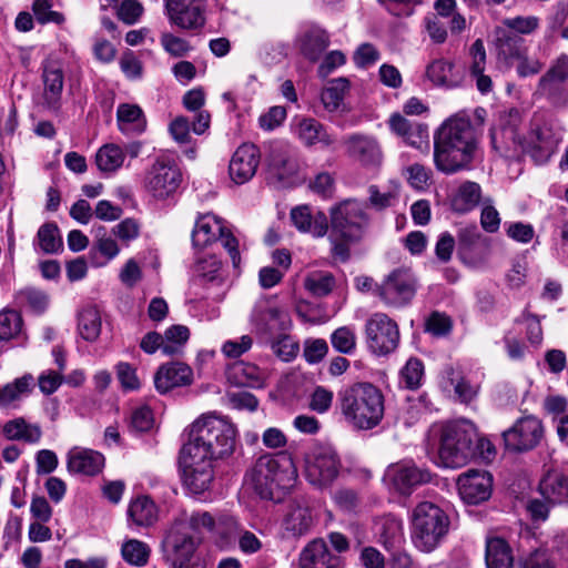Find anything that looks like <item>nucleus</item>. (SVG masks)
I'll use <instances>...</instances> for the list:
<instances>
[{"instance_id": "31", "label": "nucleus", "mask_w": 568, "mask_h": 568, "mask_svg": "<svg viewBox=\"0 0 568 568\" xmlns=\"http://www.w3.org/2000/svg\"><path fill=\"white\" fill-rule=\"evenodd\" d=\"M539 493L549 504H568V477L558 470L548 471L539 483Z\"/></svg>"}, {"instance_id": "35", "label": "nucleus", "mask_w": 568, "mask_h": 568, "mask_svg": "<svg viewBox=\"0 0 568 568\" xmlns=\"http://www.w3.org/2000/svg\"><path fill=\"white\" fill-rule=\"evenodd\" d=\"M33 383V376L26 374L11 383L0 386V407H16L18 402L32 392Z\"/></svg>"}, {"instance_id": "47", "label": "nucleus", "mask_w": 568, "mask_h": 568, "mask_svg": "<svg viewBox=\"0 0 568 568\" xmlns=\"http://www.w3.org/2000/svg\"><path fill=\"white\" fill-rule=\"evenodd\" d=\"M237 519L230 515H221L215 519L213 537L221 546L230 545L241 532Z\"/></svg>"}, {"instance_id": "8", "label": "nucleus", "mask_w": 568, "mask_h": 568, "mask_svg": "<svg viewBox=\"0 0 568 568\" xmlns=\"http://www.w3.org/2000/svg\"><path fill=\"white\" fill-rule=\"evenodd\" d=\"M183 181L182 171L175 159L161 154L145 172L143 186L155 201L173 199Z\"/></svg>"}, {"instance_id": "57", "label": "nucleus", "mask_w": 568, "mask_h": 568, "mask_svg": "<svg viewBox=\"0 0 568 568\" xmlns=\"http://www.w3.org/2000/svg\"><path fill=\"white\" fill-rule=\"evenodd\" d=\"M253 318L254 321H258L265 324L277 321L282 328H284L288 322V315L285 310L268 305L267 303H260L255 307Z\"/></svg>"}, {"instance_id": "20", "label": "nucleus", "mask_w": 568, "mask_h": 568, "mask_svg": "<svg viewBox=\"0 0 568 568\" xmlns=\"http://www.w3.org/2000/svg\"><path fill=\"white\" fill-rule=\"evenodd\" d=\"M170 20L182 29L197 30L205 23L204 0H165Z\"/></svg>"}, {"instance_id": "26", "label": "nucleus", "mask_w": 568, "mask_h": 568, "mask_svg": "<svg viewBox=\"0 0 568 568\" xmlns=\"http://www.w3.org/2000/svg\"><path fill=\"white\" fill-rule=\"evenodd\" d=\"M104 467V456L92 449L73 447L67 454V469L70 474L95 476Z\"/></svg>"}, {"instance_id": "45", "label": "nucleus", "mask_w": 568, "mask_h": 568, "mask_svg": "<svg viewBox=\"0 0 568 568\" xmlns=\"http://www.w3.org/2000/svg\"><path fill=\"white\" fill-rule=\"evenodd\" d=\"M427 78L438 87L456 88L460 83V79L454 74L453 64L444 60L432 62L426 70Z\"/></svg>"}, {"instance_id": "54", "label": "nucleus", "mask_w": 568, "mask_h": 568, "mask_svg": "<svg viewBox=\"0 0 568 568\" xmlns=\"http://www.w3.org/2000/svg\"><path fill=\"white\" fill-rule=\"evenodd\" d=\"M496 49L499 59L506 62H516L527 50L523 38H497Z\"/></svg>"}, {"instance_id": "1", "label": "nucleus", "mask_w": 568, "mask_h": 568, "mask_svg": "<svg viewBox=\"0 0 568 568\" xmlns=\"http://www.w3.org/2000/svg\"><path fill=\"white\" fill-rule=\"evenodd\" d=\"M478 134L465 111L446 119L434 133V163L453 174L469 169L478 151Z\"/></svg>"}, {"instance_id": "51", "label": "nucleus", "mask_w": 568, "mask_h": 568, "mask_svg": "<svg viewBox=\"0 0 568 568\" xmlns=\"http://www.w3.org/2000/svg\"><path fill=\"white\" fill-rule=\"evenodd\" d=\"M37 242L42 252L57 253L62 247V239L55 223H45L38 230Z\"/></svg>"}, {"instance_id": "39", "label": "nucleus", "mask_w": 568, "mask_h": 568, "mask_svg": "<svg viewBox=\"0 0 568 568\" xmlns=\"http://www.w3.org/2000/svg\"><path fill=\"white\" fill-rule=\"evenodd\" d=\"M481 199V187L473 181L463 182L452 197L454 211L466 213L474 210Z\"/></svg>"}, {"instance_id": "41", "label": "nucleus", "mask_w": 568, "mask_h": 568, "mask_svg": "<svg viewBox=\"0 0 568 568\" xmlns=\"http://www.w3.org/2000/svg\"><path fill=\"white\" fill-rule=\"evenodd\" d=\"M536 93L546 97L556 105H565L568 103V88L566 87V82L556 79L547 72L539 79Z\"/></svg>"}, {"instance_id": "6", "label": "nucleus", "mask_w": 568, "mask_h": 568, "mask_svg": "<svg viewBox=\"0 0 568 568\" xmlns=\"http://www.w3.org/2000/svg\"><path fill=\"white\" fill-rule=\"evenodd\" d=\"M476 427L466 419L440 426L438 459L443 467L459 468L475 457Z\"/></svg>"}, {"instance_id": "7", "label": "nucleus", "mask_w": 568, "mask_h": 568, "mask_svg": "<svg viewBox=\"0 0 568 568\" xmlns=\"http://www.w3.org/2000/svg\"><path fill=\"white\" fill-rule=\"evenodd\" d=\"M523 114L516 108L496 113L490 128L491 146L499 155L516 158L526 151V135L521 133Z\"/></svg>"}, {"instance_id": "25", "label": "nucleus", "mask_w": 568, "mask_h": 568, "mask_svg": "<svg viewBox=\"0 0 568 568\" xmlns=\"http://www.w3.org/2000/svg\"><path fill=\"white\" fill-rule=\"evenodd\" d=\"M164 544L172 557V561H185L194 560V552L199 540L175 519Z\"/></svg>"}, {"instance_id": "48", "label": "nucleus", "mask_w": 568, "mask_h": 568, "mask_svg": "<svg viewBox=\"0 0 568 568\" xmlns=\"http://www.w3.org/2000/svg\"><path fill=\"white\" fill-rule=\"evenodd\" d=\"M150 547L138 539H129L123 542L121 547V555L123 559L136 567H143L146 565L150 557Z\"/></svg>"}, {"instance_id": "10", "label": "nucleus", "mask_w": 568, "mask_h": 568, "mask_svg": "<svg viewBox=\"0 0 568 568\" xmlns=\"http://www.w3.org/2000/svg\"><path fill=\"white\" fill-rule=\"evenodd\" d=\"M562 141V128L542 114L535 113L525 139L526 151L539 164L547 162Z\"/></svg>"}, {"instance_id": "18", "label": "nucleus", "mask_w": 568, "mask_h": 568, "mask_svg": "<svg viewBox=\"0 0 568 568\" xmlns=\"http://www.w3.org/2000/svg\"><path fill=\"white\" fill-rule=\"evenodd\" d=\"M460 498L469 505L486 501L493 491V476L486 470L468 469L456 481Z\"/></svg>"}, {"instance_id": "32", "label": "nucleus", "mask_w": 568, "mask_h": 568, "mask_svg": "<svg viewBox=\"0 0 568 568\" xmlns=\"http://www.w3.org/2000/svg\"><path fill=\"white\" fill-rule=\"evenodd\" d=\"M118 129L125 135H139L146 129V119L138 104L121 103L116 109Z\"/></svg>"}, {"instance_id": "12", "label": "nucleus", "mask_w": 568, "mask_h": 568, "mask_svg": "<svg viewBox=\"0 0 568 568\" xmlns=\"http://www.w3.org/2000/svg\"><path fill=\"white\" fill-rule=\"evenodd\" d=\"M365 335L368 349L378 356L394 352L399 343L396 322L384 313H375L367 320Z\"/></svg>"}, {"instance_id": "63", "label": "nucleus", "mask_w": 568, "mask_h": 568, "mask_svg": "<svg viewBox=\"0 0 568 568\" xmlns=\"http://www.w3.org/2000/svg\"><path fill=\"white\" fill-rule=\"evenodd\" d=\"M274 354L284 362L294 359L300 351L298 344L288 335H283L272 343Z\"/></svg>"}, {"instance_id": "38", "label": "nucleus", "mask_w": 568, "mask_h": 568, "mask_svg": "<svg viewBox=\"0 0 568 568\" xmlns=\"http://www.w3.org/2000/svg\"><path fill=\"white\" fill-rule=\"evenodd\" d=\"M215 519L209 511H182L176 518L197 540L204 534H210L213 537Z\"/></svg>"}, {"instance_id": "58", "label": "nucleus", "mask_w": 568, "mask_h": 568, "mask_svg": "<svg viewBox=\"0 0 568 568\" xmlns=\"http://www.w3.org/2000/svg\"><path fill=\"white\" fill-rule=\"evenodd\" d=\"M116 378L125 392H134L141 388V381L136 368L126 362H119L115 365Z\"/></svg>"}, {"instance_id": "62", "label": "nucleus", "mask_w": 568, "mask_h": 568, "mask_svg": "<svg viewBox=\"0 0 568 568\" xmlns=\"http://www.w3.org/2000/svg\"><path fill=\"white\" fill-rule=\"evenodd\" d=\"M140 230L141 225L139 221L133 217H128L115 224L111 230V234L122 243L129 244L140 236Z\"/></svg>"}, {"instance_id": "42", "label": "nucleus", "mask_w": 568, "mask_h": 568, "mask_svg": "<svg viewBox=\"0 0 568 568\" xmlns=\"http://www.w3.org/2000/svg\"><path fill=\"white\" fill-rule=\"evenodd\" d=\"M128 515L136 526H150L158 518V508L149 497L140 496L130 503Z\"/></svg>"}, {"instance_id": "44", "label": "nucleus", "mask_w": 568, "mask_h": 568, "mask_svg": "<svg viewBox=\"0 0 568 568\" xmlns=\"http://www.w3.org/2000/svg\"><path fill=\"white\" fill-rule=\"evenodd\" d=\"M349 88L346 78L334 79L321 92V102L327 112H336L343 103L345 93Z\"/></svg>"}, {"instance_id": "46", "label": "nucleus", "mask_w": 568, "mask_h": 568, "mask_svg": "<svg viewBox=\"0 0 568 568\" xmlns=\"http://www.w3.org/2000/svg\"><path fill=\"white\" fill-rule=\"evenodd\" d=\"M443 374L462 403H469L476 397L477 387L470 385L454 367H445Z\"/></svg>"}, {"instance_id": "21", "label": "nucleus", "mask_w": 568, "mask_h": 568, "mask_svg": "<svg viewBox=\"0 0 568 568\" xmlns=\"http://www.w3.org/2000/svg\"><path fill=\"white\" fill-rule=\"evenodd\" d=\"M387 124L392 133L400 138L407 145L420 151H429L430 142L427 124L410 121L400 113L392 114Z\"/></svg>"}, {"instance_id": "49", "label": "nucleus", "mask_w": 568, "mask_h": 568, "mask_svg": "<svg viewBox=\"0 0 568 568\" xmlns=\"http://www.w3.org/2000/svg\"><path fill=\"white\" fill-rule=\"evenodd\" d=\"M231 377L235 384L245 387H260L263 383V376L258 367L252 364L237 363L231 371Z\"/></svg>"}, {"instance_id": "64", "label": "nucleus", "mask_w": 568, "mask_h": 568, "mask_svg": "<svg viewBox=\"0 0 568 568\" xmlns=\"http://www.w3.org/2000/svg\"><path fill=\"white\" fill-rule=\"evenodd\" d=\"M524 568H556V560L550 550L540 548L528 555Z\"/></svg>"}, {"instance_id": "52", "label": "nucleus", "mask_w": 568, "mask_h": 568, "mask_svg": "<svg viewBox=\"0 0 568 568\" xmlns=\"http://www.w3.org/2000/svg\"><path fill=\"white\" fill-rule=\"evenodd\" d=\"M399 196V185L395 182L384 191H381L378 186L371 185L368 187V200L372 206L377 210H384L386 207L393 206Z\"/></svg>"}, {"instance_id": "33", "label": "nucleus", "mask_w": 568, "mask_h": 568, "mask_svg": "<svg viewBox=\"0 0 568 568\" xmlns=\"http://www.w3.org/2000/svg\"><path fill=\"white\" fill-rule=\"evenodd\" d=\"M485 562L487 568H514V554L509 544L501 537H488Z\"/></svg>"}, {"instance_id": "60", "label": "nucleus", "mask_w": 568, "mask_h": 568, "mask_svg": "<svg viewBox=\"0 0 568 568\" xmlns=\"http://www.w3.org/2000/svg\"><path fill=\"white\" fill-rule=\"evenodd\" d=\"M424 376V365L418 358H409L400 371V381L409 389L420 386Z\"/></svg>"}, {"instance_id": "19", "label": "nucleus", "mask_w": 568, "mask_h": 568, "mask_svg": "<svg viewBox=\"0 0 568 568\" xmlns=\"http://www.w3.org/2000/svg\"><path fill=\"white\" fill-rule=\"evenodd\" d=\"M345 152L348 158L364 168H377L383 162V151L376 138L354 133L344 140Z\"/></svg>"}, {"instance_id": "61", "label": "nucleus", "mask_w": 568, "mask_h": 568, "mask_svg": "<svg viewBox=\"0 0 568 568\" xmlns=\"http://www.w3.org/2000/svg\"><path fill=\"white\" fill-rule=\"evenodd\" d=\"M19 298L34 314H42L48 305V295L36 288H26L19 293Z\"/></svg>"}, {"instance_id": "37", "label": "nucleus", "mask_w": 568, "mask_h": 568, "mask_svg": "<svg viewBox=\"0 0 568 568\" xmlns=\"http://www.w3.org/2000/svg\"><path fill=\"white\" fill-rule=\"evenodd\" d=\"M2 432L9 440H23L29 444H37L42 437L41 427L38 424H29L22 417L7 422Z\"/></svg>"}, {"instance_id": "17", "label": "nucleus", "mask_w": 568, "mask_h": 568, "mask_svg": "<svg viewBox=\"0 0 568 568\" xmlns=\"http://www.w3.org/2000/svg\"><path fill=\"white\" fill-rule=\"evenodd\" d=\"M385 480L402 495H410L412 491L432 479L427 469L417 467L412 462H400L387 467Z\"/></svg>"}, {"instance_id": "30", "label": "nucleus", "mask_w": 568, "mask_h": 568, "mask_svg": "<svg viewBox=\"0 0 568 568\" xmlns=\"http://www.w3.org/2000/svg\"><path fill=\"white\" fill-rule=\"evenodd\" d=\"M294 133L306 146L322 143L324 146H331L335 139L328 134L322 123L313 118H300L294 125Z\"/></svg>"}, {"instance_id": "55", "label": "nucleus", "mask_w": 568, "mask_h": 568, "mask_svg": "<svg viewBox=\"0 0 568 568\" xmlns=\"http://www.w3.org/2000/svg\"><path fill=\"white\" fill-rule=\"evenodd\" d=\"M22 327L21 315L12 310L0 312V341H9L16 337Z\"/></svg>"}, {"instance_id": "24", "label": "nucleus", "mask_w": 568, "mask_h": 568, "mask_svg": "<svg viewBox=\"0 0 568 568\" xmlns=\"http://www.w3.org/2000/svg\"><path fill=\"white\" fill-rule=\"evenodd\" d=\"M192 382L193 371L182 362L163 364L154 375V386L160 394H165L176 387L191 385Z\"/></svg>"}, {"instance_id": "14", "label": "nucleus", "mask_w": 568, "mask_h": 568, "mask_svg": "<svg viewBox=\"0 0 568 568\" xmlns=\"http://www.w3.org/2000/svg\"><path fill=\"white\" fill-rule=\"evenodd\" d=\"M367 221L363 204L353 200L341 203L331 212L332 229L346 240H358Z\"/></svg>"}, {"instance_id": "9", "label": "nucleus", "mask_w": 568, "mask_h": 568, "mask_svg": "<svg viewBox=\"0 0 568 568\" xmlns=\"http://www.w3.org/2000/svg\"><path fill=\"white\" fill-rule=\"evenodd\" d=\"M217 457L230 456L236 444V428L224 417L214 414L203 415L190 426Z\"/></svg>"}, {"instance_id": "50", "label": "nucleus", "mask_w": 568, "mask_h": 568, "mask_svg": "<svg viewBox=\"0 0 568 568\" xmlns=\"http://www.w3.org/2000/svg\"><path fill=\"white\" fill-rule=\"evenodd\" d=\"M194 273L202 283L222 284L221 262L215 256L199 258L194 266Z\"/></svg>"}, {"instance_id": "4", "label": "nucleus", "mask_w": 568, "mask_h": 568, "mask_svg": "<svg viewBox=\"0 0 568 568\" xmlns=\"http://www.w3.org/2000/svg\"><path fill=\"white\" fill-rule=\"evenodd\" d=\"M449 527L450 519L444 509L434 503L422 501L412 513V542L422 552H432L444 541Z\"/></svg>"}, {"instance_id": "22", "label": "nucleus", "mask_w": 568, "mask_h": 568, "mask_svg": "<svg viewBox=\"0 0 568 568\" xmlns=\"http://www.w3.org/2000/svg\"><path fill=\"white\" fill-rule=\"evenodd\" d=\"M261 153L258 148L252 143H243L234 152L229 173L236 184L248 182L256 173L260 164Z\"/></svg>"}, {"instance_id": "28", "label": "nucleus", "mask_w": 568, "mask_h": 568, "mask_svg": "<svg viewBox=\"0 0 568 568\" xmlns=\"http://www.w3.org/2000/svg\"><path fill=\"white\" fill-rule=\"evenodd\" d=\"M291 220L298 231L310 233L315 237L324 236L328 229L326 215L308 205L294 207L291 211Z\"/></svg>"}, {"instance_id": "59", "label": "nucleus", "mask_w": 568, "mask_h": 568, "mask_svg": "<svg viewBox=\"0 0 568 568\" xmlns=\"http://www.w3.org/2000/svg\"><path fill=\"white\" fill-rule=\"evenodd\" d=\"M333 347L342 354H351L356 347V335L349 326L335 329L331 336Z\"/></svg>"}, {"instance_id": "43", "label": "nucleus", "mask_w": 568, "mask_h": 568, "mask_svg": "<svg viewBox=\"0 0 568 568\" xmlns=\"http://www.w3.org/2000/svg\"><path fill=\"white\" fill-rule=\"evenodd\" d=\"M268 165L278 176H284L295 170V161L290 148L283 143L271 144Z\"/></svg>"}, {"instance_id": "40", "label": "nucleus", "mask_w": 568, "mask_h": 568, "mask_svg": "<svg viewBox=\"0 0 568 568\" xmlns=\"http://www.w3.org/2000/svg\"><path fill=\"white\" fill-rule=\"evenodd\" d=\"M101 314L95 306H87L79 312L78 332L87 342H95L101 333Z\"/></svg>"}, {"instance_id": "27", "label": "nucleus", "mask_w": 568, "mask_h": 568, "mask_svg": "<svg viewBox=\"0 0 568 568\" xmlns=\"http://www.w3.org/2000/svg\"><path fill=\"white\" fill-rule=\"evenodd\" d=\"M43 81V104L51 110H57L60 105L64 73L61 64L58 61L48 60L43 64L42 70Z\"/></svg>"}, {"instance_id": "29", "label": "nucleus", "mask_w": 568, "mask_h": 568, "mask_svg": "<svg viewBox=\"0 0 568 568\" xmlns=\"http://www.w3.org/2000/svg\"><path fill=\"white\" fill-rule=\"evenodd\" d=\"M225 227L223 221L211 213L199 215L192 231L193 245L201 248L211 245L219 240Z\"/></svg>"}, {"instance_id": "13", "label": "nucleus", "mask_w": 568, "mask_h": 568, "mask_svg": "<svg viewBox=\"0 0 568 568\" xmlns=\"http://www.w3.org/2000/svg\"><path fill=\"white\" fill-rule=\"evenodd\" d=\"M417 291V280L407 268H397L389 273L377 287L378 296L393 307L408 305Z\"/></svg>"}, {"instance_id": "53", "label": "nucleus", "mask_w": 568, "mask_h": 568, "mask_svg": "<svg viewBox=\"0 0 568 568\" xmlns=\"http://www.w3.org/2000/svg\"><path fill=\"white\" fill-rule=\"evenodd\" d=\"M335 281L331 273L315 271L307 274L304 285L315 296L327 295L334 287Z\"/></svg>"}, {"instance_id": "5", "label": "nucleus", "mask_w": 568, "mask_h": 568, "mask_svg": "<svg viewBox=\"0 0 568 568\" xmlns=\"http://www.w3.org/2000/svg\"><path fill=\"white\" fill-rule=\"evenodd\" d=\"M219 458L210 447L197 440V435L190 428L189 439L180 450L179 463L183 473L184 485L193 494L209 489L213 480L212 460Z\"/></svg>"}, {"instance_id": "3", "label": "nucleus", "mask_w": 568, "mask_h": 568, "mask_svg": "<svg viewBox=\"0 0 568 568\" xmlns=\"http://www.w3.org/2000/svg\"><path fill=\"white\" fill-rule=\"evenodd\" d=\"M339 409L355 428L368 430L384 417V395L371 383H356L338 394Z\"/></svg>"}, {"instance_id": "11", "label": "nucleus", "mask_w": 568, "mask_h": 568, "mask_svg": "<svg viewBox=\"0 0 568 568\" xmlns=\"http://www.w3.org/2000/svg\"><path fill=\"white\" fill-rule=\"evenodd\" d=\"M305 476L315 487L329 486L338 476L342 464L334 447L329 445L315 446L305 460Z\"/></svg>"}, {"instance_id": "15", "label": "nucleus", "mask_w": 568, "mask_h": 568, "mask_svg": "<svg viewBox=\"0 0 568 568\" xmlns=\"http://www.w3.org/2000/svg\"><path fill=\"white\" fill-rule=\"evenodd\" d=\"M544 436L542 423L535 416L519 418L511 428L503 433L506 447L514 452L535 448Z\"/></svg>"}, {"instance_id": "34", "label": "nucleus", "mask_w": 568, "mask_h": 568, "mask_svg": "<svg viewBox=\"0 0 568 568\" xmlns=\"http://www.w3.org/2000/svg\"><path fill=\"white\" fill-rule=\"evenodd\" d=\"M205 103V93L202 88L189 90L183 95V105L189 111H197L195 120L192 123V131L201 135L209 128L211 123V115L207 111L201 110Z\"/></svg>"}, {"instance_id": "16", "label": "nucleus", "mask_w": 568, "mask_h": 568, "mask_svg": "<svg viewBox=\"0 0 568 568\" xmlns=\"http://www.w3.org/2000/svg\"><path fill=\"white\" fill-rule=\"evenodd\" d=\"M316 517L305 499L291 500L282 517L281 527L287 538H301L311 532Z\"/></svg>"}, {"instance_id": "2", "label": "nucleus", "mask_w": 568, "mask_h": 568, "mask_svg": "<svg viewBox=\"0 0 568 568\" xmlns=\"http://www.w3.org/2000/svg\"><path fill=\"white\" fill-rule=\"evenodd\" d=\"M248 477L261 498L280 501L294 486L297 470L288 455L264 454L256 459Z\"/></svg>"}, {"instance_id": "23", "label": "nucleus", "mask_w": 568, "mask_h": 568, "mask_svg": "<svg viewBox=\"0 0 568 568\" xmlns=\"http://www.w3.org/2000/svg\"><path fill=\"white\" fill-rule=\"evenodd\" d=\"M298 568H343V560L331 551L323 539L316 538L301 550Z\"/></svg>"}, {"instance_id": "36", "label": "nucleus", "mask_w": 568, "mask_h": 568, "mask_svg": "<svg viewBox=\"0 0 568 568\" xmlns=\"http://www.w3.org/2000/svg\"><path fill=\"white\" fill-rule=\"evenodd\" d=\"M124 161V150L115 143H106L100 146L94 158L98 170L108 175L118 172L123 166Z\"/></svg>"}, {"instance_id": "56", "label": "nucleus", "mask_w": 568, "mask_h": 568, "mask_svg": "<svg viewBox=\"0 0 568 568\" xmlns=\"http://www.w3.org/2000/svg\"><path fill=\"white\" fill-rule=\"evenodd\" d=\"M93 247L109 261L116 257L120 253L118 242L111 234H108L104 226H99L95 230Z\"/></svg>"}]
</instances>
